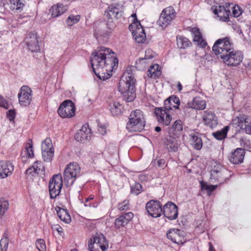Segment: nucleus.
<instances>
[{
  "label": "nucleus",
  "mask_w": 251,
  "mask_h": 251,
  "mask_svg": "<svg viewBox=\"0 0 251 251\" xmlns=\"http://www.w3.org/2000/svg\"><path fill=\"white\" fill-rule=\"evenodd\" d=\"M91 62L95 74L103 80L109 78L112 71L117 69L118 65L116 53L104 47L98 48L92 52Z\"/></svg>",
  "instance_id": "obj_1"
},
{
  "label": "nucleus",
  "mask_w": 251,
  "mask_h": 251,
  "mask_svg": "<svg viewBox=\"0 0 251 251\" xmlns=\"http://www.w3.org/2000/svg\"><path fill=\"white\" fill-rule=\"evenodd\" d=\"M145 126V119L143 112L140 109L132 111L126 123V130L129 132H141Z\"/></svg>",
  "instance_id": "obj_2"
},
{
  "label": "nucleus",
  "mask_w": 251,
  "mask_h": 251,
  "mask_svg": "<svg viewBox=\"0 0 251 251\" xmlns=\"http://www.w3.org/2000/svg\"><path fill=\"white\" fill-rule=\"evenodd\" d=\"M128 21L131 22L128 29L131 32L135 41L138 43H144L146 39V35L140 22L137 20L136 13L132 14L129 17Z\"/></svg>",
  "instance_id": "obj_3"
},
{
  "label": "nucleus",
  "mask_w": 251,
  "mask_h": 251,
  "mask_svg": "<svg viewBox=\"0 0 251 251\" xmlns=\"http://www.w3.org/2000/svg\"><path fill=\"white\" fill-rule=\"evenodd\" d=\"M80 176V167L76 162L70 163L65 168L63 173L65 184L68 187L72 186L76 178Z\"/></svg>",
  "instance_id": "obj_4"
},
{
  "label": "nucleus",
  "mask_w": 251,
  "mask_h": 251,
  "mask_svg": "<svg viewBox=\"0 0 251 251\" xmlns=\"http://www.w3.org/2000/svg\"><path fill=\"white\" fill-rule=\"evenodd\" d=\"M232 49L233 44L228 37L218 39L212 48L213 51L219 58H221Z\"/></svg>",
  "instance_id": "obj_5"
},
{
  "label": "nucleus",
  "mask_w": 251,
  "mask_h": 251,
  "mask_svg": "<svg viewBox=\"0 0 251 251\" xmlns=\"http://www.w3.org/2000/svg\"><path fill=\"white\" fill-rule=\"evenodd\" d=\"M88 249L90 251H105L108 244L102 234L96 233L88 242Z\"/></svg>",
  "instance_id": "obj_6"
},
{
  "label": "nucleus",
  "mask_w": 251,
  "mask_h": 251,
  "mask_svg": "<svg viewBox=\"0 0 251 251\" xmlns=\"http://www.w3.org/2000/svg\"><path fill=\"white\" fill-rule=\"evenodd\" d=\"M114 27L115 24L113 22L109 21L97 27L95 29L94 35L99 41H106Z\"/></svg>",
  "instance_id": "obj_7"
},
{
  "label": "nucleus",
  "mask_w": 251,
  "mask_h": 251,
  "mask_svg": "<svg viewBox=\"0 0 251 251\" xmlns=\"http://www.w3.org/2000/svg\"><path fill=\"white\" fill-rule=\"evenodd\" d=\"M63 186V179L60 174L54 175L49 182V192L51 199H54L59 196Z\"/></svg>",
  "instance_id": "obj_8"
},
{
  "label": "nucleus",
  "mask_w": 251,
  "mask_h": 251,
  "mask_svg": "<svg viewBox=\"0 0 251 251\" xmlns=\"http://www.w3.org/2000/svg\"><path fill=\"white\" fill-rule=\"evenodd\" d=\"M221 58L228 66H237L242 61L243 54L241 51H235L232 49Z\"/></svg>",
  "instance_id": "obj_9"
},
{
  "label": "nucleus",
  "mask_w": 251,
  "mask_h": 251,
  "mask_svg": "<svg viewBox=\"0 0 251 251\" xmlns=\"http://www.w3.org/2000/svg\"><path fill=\"white\" fill-rule=\"evenodd\" d=\"M75 107L71 100L64 101L59 106L57 112L60 117L63 118H71L75 114Z\"/></svg>",
  "instance_id": "obj_10"
},
{
  "label": "nucleus",
  "mask_w": 251,
  "mask_h": 251,
  "mask_svg": "<svg viewBox=\"0 0 251 251\" xmlns=\"http://www.w3.org/2000/svg\"><path fill=\"white\" fill-rule=\"evenodd\" d=\"M176 17V12L172 6L163 9L157 21L158 25L162 27H166Z\"/></svg>",
  "instance_id": "obj_11"
},
{
  "label": "nucleus",
  "mask_w": 251,
  "mask_h": 251,
  "mask_svg": "<svg viewBox=\"0 0 251 251\" xmlns=\"http://www.w3.org/2000/svg\"><path fill=\"white\" fill-rule=\"evenodd\" d=\"M166 234L167 238L175 243L183 244L186 242V239H185V232L179 229H170Z\"/></svg>",
  "instance_id": "obj_12"
},
{
  "label": "nucleus",
  "mask_w": 251,
  "mask_h": 251,
  "mask_svg": "<svg viewBox=\"0 0 251 251\" xmlns=\"http://www.w3.org/2000/svg\"><path fill=\"white\" fill-rule=\"evenodd\" d=\"M146 209L148 214L154 218L160 217L162 213V204L157 200H152L148 201Z\"/></svg>",
  "instance_id": "obj_13"
},
{
  "label": "nucleus",
  "mask_w": 251,
  "mask_h": 251,
  "mask_svg": "<svg viewBox=\"0 0 251 251\" xmlns=\"http://www.w3.org/2000/svg\"><path fill=\"white\" fill-rule=\"evenodd\" d=\"M154 114L156 117L158 122L162 125L167 126L169 125L172 121V116L168 113V111L163 107H156L154 109Z\"/></svg>",
  "instance_id": "obj_14"
},
{
  "label": "nucleus",
  "mask_w": 251,
  "mask_h": 251,
  "mask_svg": "<svg viewBox=\"0 0 251 251\" xmlns=\"http://www.w3.org/2000/svg\"><path fill=\"white\" fill-rule=\"evenodd\" d=\"M32 90L26 85L21 88L20 92L18 94V98L20 104L24 106L30 104L32 100Z\"/></svg>",
  "instance_id": "obj_15"
},
{
  "label": "nucleus",
  "mask_w": 251,
  "mask_h": 251,
  "mask_svg": "<svg viewBox=\"0 0 251 251\" xmlns=\"http://www.w3.org/2000/svg\"><path fill=\"white\" fill-rule=\"evenodd\" d=\"M162 213L169 220H175L178 216V207L175 203L168 201L163 206Z\"/></svg>",
  "instance_id": "obj_16"
},
{
  "label": "nucleus",
  "mask_w": 251,
  "mask_h": 251,
  "mask_svg": "<svg viewBox=\"0 0 251 251\" xmlns=\"http://www.w3.org/2000/svg\"><path fill=\"white\" fill-rule=\"evenodd\" d=\"M25 42L28 49L31 52H38L40 50L38 37L35 32H30L28 33Z\"/></svg>",
  "instance_id": "obj_17"
},
{
  "label": "nucleus",
  "mask_w": 251,
  "mask_h": 251,
  "mask_svg": "<svg viewBox=\"0 0 251 251\" xmlns=\"http://www.w3.org/2000/svg\"><path fill=\"white\" fill-rule=\"evenodd\" d=\"M227 171L220 165L214 166L211 171V179H215L222 182L226 178V174Z\"/></svg>",
  "instance_id": "obj_18"
},
{
  "label": "nucleus",
  "mask_w": 251,
  "mask_h": 251,
  "mask_svg": "<svg viewBox=\"0 0 251 251\" xmlns=\"http://www.w3.org/2000/svg\"><path fill=\"white\" fill-rule=\"evenodd\" d=\"M136 79L131 75L128 76V79L126 80V102L133 101L136 97L135 83Z\"/></svg>",
  "instance_id": "obj_19"
},
{
  "label": "nucleus",
  "mask_w": 251,
  "mask_h": 251,
  "mask_svg": "<svg viewBox=\"0 0 251 251\" xmlns=\"http://www.w3.org/2000/svg\"><path fill=\"white\" fill-rule=\"evenodd\" d=\"M246 151L242 148H237L229 154V161L233 164H239L243 163Z\"/></svg>",
  "instance_id": "obj_20"
},
{
  "label": "nucleus",
  "mask_w": 251,
  "mask_h": 251,
  "mask_svg": "<svg viewBox=\"0 0 251 251\" xmlns=\"http://www.w3.org/2000/svg\"><path fill=\"white\" fill-rule=\"evenodd\" d=\"M124 8L119 5H111L109 6L105 12L104 16L108 19H118L120 18L123 13Z\"/></svg>",
  "instance_id": "obj_21"
},
{
  "label": "nucleus",
  "mask_w": 251,
  "mask_h": 251,
  "mask_svg": "<svg viewBox=\"0 0 251 251\" xmlns=\"http://www.w3.org/2000/svg\"><path fill=\"white\" fill-rule=\"evenodd\" d=\"M14 170V165L10 161H0V178L6 177Z\"/></svg>",
  "instance_id": "obj_22"
},
{
  "label": "nucleus",
  "mask_w": 251,
  "mask_h": 251,
  "mask_svg": "<svg viewBox=\"0 0 251 251\" xmlns=\"http://www.w3.org/2000/svg\"><path fill=\"white\" fill-rule=\"evenodd\" d=\"M91 129L88 125H83L75 135V138L78 142H85L90 137Z\"/></svg>",
  "instance_id": "obj_23"
},
{
  "label": "nucleus",
  "mask_w": 251,
  "mask_h": 251,
  "mask_svg": "<svg viewBox=\"0 0 251 251\" xmlns=\"http://www.w3.org/2000/svg\"><path fill=\"white\" fill-rule=\"evenodd\" d=\"M215 15H217L220 20L223 21H227L229 20L230 9L228 7H225L223 6L219 5L216 6L213 10Z\"/></svg>",
  "instance_id": "obj_24"
},
{
  "label": "nucleus",
  "mask_w": 251,
  "mask_h": 251,
  "mask_svg": "<svg viewBox=\"0 0 251 251\" xmlns=\"http://www.w3.org/2000/svg\"><path fill=\"white\" fill-rule=\"evenodd\" d=\"M164 144L165 148L170 152L176 151L179 146L177 140L172 136H167L164 140Z\"/></svg>",
  "instance_id": "obj_25"
},
{
  "label": "nucleus",
  "mask_w": 251,
  "mask_h": 251,
  "mask_svg": "<svg viewBox=\"0 0 251 251\" xmlns=\"http://www.w3.org/2000/svg\"><path fill=\"white\" fill-rule=\"evenodd\" d=\"M180 105V100L178 97L172 95L164 101V106L163 107L167 111L172 110L173 108L178 109Z\"/></svg>",
  "instance_id": "obj_26"
},
{
  "label": "nucleus",
  "mask_w": 251,
  "mask_h": 251,
  "mask_svg": "<svg viewBox=\"0 0 251 251\" xmlns=\"http://www.w3.org/2000/svg\"><path fill=\"white\" fill-rule=\"evenodd\" d=\"M202 119L206 125L213 128L217 125L215 114L211 111H204Z\"/></svg>",
  "instance_id": "obj_27"
},
{
  "label": "nucleus",
  "mask_w": 251,
  "mask_h": 251,
  "mask_svg": "<svg viewBox=\"0 0 251 251\" xmlns=\"http://www.w3.org/2000/svg\"><path fill=\"white\" fill-rule=\"evenodd\" d=\"M187 105L189 107L198 110H202L205 108L206 102L199 97H195L191 102H188Z\"/></svg>",
  "instance_id": "obj_28"
},
{
  "label": "nucleus",
  "mask_w": 251,
  "mask_h": 251,
  "mask_svg": "<svg viewBox=\"0 0 251 251\" xmlns=\"http://www.w3.org/2000/svg\"><path fill=\"white\" fill-rule=\"evenodd\" d=\"M148 51L149 52L150 50H148ZM147 53V51H146L145 57L144 58H140L137 61H136V67L138 70H144L145 69L147 64L149 63L150 59L153 57V55L152 54L148 55Z\"/></svg>",
  "instance_id": "obj_29"
},
{
  "label": "nucleus",
  "mask_w": 251,
  "mask_h": 251,
  "mask_svg": "<svg viewBox=\"0 0 251 251\" xmlns=\"http://www.w3.org/2000/svg\"><path fill=\"white\" fill-rule=\"evenodd\" d=\"M110 111L113 116H119L125 110L124 105L118 101H114L109 105Z\"/></svg>",
  "instance_id": "obj_30"
},
{
  "label": "nucleus",
  "mask_w": 251,
  "mask_h": 251,
  "mask_svg": "<svg viewBox=\"0 0 251 251\" xmlns=\"http://www.w3.org/2000/svg\"><path fill=\"white\" fill-rule=\"evenodd\" d=\"M190 140L193 147L196 150H200L202 147L203 143L198 133L190 134Z\"/></svg>",
  "instance_id": "obj_31"
},
{
  "label": "nucleus",
  "mask_w": 251,
  "mask_h": 251,
  "mask_svg": "<svg viewBox=\"0 0 251 251\" xmlns=\"http://www.w3.org/2000/svg\"><path fill=\"white\" fill-rule=\"evenodd\" d=\"M182 129V122L181 120H178L175 122L172 127L169 129V133H172L174 136L178 137Z\"/></svg>",
  "instance_id": "obj_32"
},
{
  "label": "nucleus",
  "mask_w": 251,
  "mask_h": 251,
  "mask_svg": "<svg viewBox=\"0 0 251 251\" xmlns=\"http://www.w3.org/2000/svg\"><path fill=\"white\" fill-rule=\"evenodd\" d=\"M161 75L160 68L158 64L151 66L147 72V75L149 77L156 79Z\"/></svg>",
  "instance_id": "obj_33"
},
{
  "label": "nucleus",
  "mask_w": 251,
  "mask_h": 251,
  "mask_svg": "<svg viewBox=\"0 0 251 251\" xmlns=\"http://www.w3.org/2000/svg\"><path fill=\"white\" fill-rule=\"evenodd\" d=\"M66 10V7L63 6L62 4L59 3L52 6L50 9L52 17H58L64 13Z\"/></svg>",
  "instance_id": "obj_34"
},
{
  "label": "nucleus",
  "mask_w": 251,
  "mask_h": 251,
  "mask_svg": "<svg viewBox=\"0 0 251 251\" xmlns=\"http://www.w3.org/2000/svg\"><path fill=\"white\" fill-rule=\"evenodd\" d=\"M250 119L245 115H240L233 120V123L237 125L241 129H243Z\"/></svg>",
  "instance_id": "obj_35"
},
{
  "label": "nucleus",
  "mask_w": 251,
  "mask_h": 251,
  "mask_svg": "<svg viewBox=\"0 0 251 251\" xmlns=\"http://www.w3.org/2000/svg\"><path fill=\"white\" fill-rule=\"evenodd\" d=\"M58 210H56L57 214L59 219L65 223H69L71 221V217L67 211L63 208L58 207Z\"/></svg>",
  "instance_id": "obj_36"
},
{
  "label": "nucleus",
  "mask_w": 251,
  "mask_h": 251,
  "mask_svg": "<svg viewBox=\"0 0 251 251\" xmlns=\"http://www.w3.org/2000/svg\"><path fill=\"white\" fill-rule=\"evenodd\" d=\"M193 30H195L193 41L198 45H200L201 47L204 48L206 46V43L203 40L199 30L196 28H193Z\"/></svg>",
  "instance_id": "obj_37"
},
{
  "label": "nucleus",
  "mask_w": 251,
  "mask_h": 251,
  "mask_svg": "<svg viewBox=\"0 0 251 251\" xmlns=\"http://www.w3.org/2000/svg\"><path fill=\"white\" fill-rule=\"evenodd\" d=\"M228 130L229 126H226L222 130L213 132L212 135L217 140H222L226 137L227 133Z\"/></svg>",
  "instance_id": "obj_38"
},
{
  "label": "nucleus",
  "mask_w": 251,
  "mask_h": 251,
  "mask_svg": "<svg viewBox=\"0 0 251 251\" xmlns=\"http://www.w3.org/2000/svg\"><path fill=\"white\" fill-rule=\"evenodd\" d=\"M228 8L230 9L229 15L234 17H238L242 14V10L238 5H234L233 3H228Z\"/></svg>",
  "instance_id": "obj_39"
},
{
  "label": "nucleus",
  "mask_w": 251,
  "mask_h": 251,
  "mask_svg": "<svg viewBox=\"0 0 251 251\" xmlns=\"http://www.w3.org/2000/svg\"><path fill=\"white\" fill-rule=\"evenodd\" d=\"M126 213H123L122 215L117 218L115 221V226L117 229L120 230L125 226Z\"/></svg>",
  "instance_id": "obj_40"
},
{
  "label": "nucleus",
  "mask_w": 251,
  "mask_h": 251,
  "mask_svg": "<svg viewBox=\"0 0 251 251\" xmlns=\"http://www.w3.org/2000/svg\"><path fill=\"white\" fill-rule=\"evenodd\" d=\"M176 41L177 46L180 49H185L191 44L187 38L181 36L177 37Z\"/></svg>",
  "instance_id": "obj_41"
},
{
  "label": "nucleus",
  "mask_w": 251,
  "mask_h": 251,
  "mask_svg": "<svg viewBox=\"0 0 251 251\" xmlns=\"http://www.w3.org/2000/svg\"><path fill=\"white\" fill-rule=\"evenodd\" d=\"M42 150V157L44 160L46 162H50L54 155V151Z\"/></svg>",
  "instance_id": "obj_42"
},
{
  "label": "nucleus",
  "mask_w": 251,
  "mask_h": 251,
  "mask_svg": "<svg viewBox=\"0 0 251 251\" xmlns=\"http://www.w3.org/2000/svg\"><path fill=\"white\" fill-rule=\"evenodd\" d=\"M8 246V234L5 232L0 241V251H6Z\"/></svg>",
  "instance_id": "obj_43"
},
{
  "label": "nucleus",
  "mask_w": 251,
  "mask_h": 251,
  "mask_svg": "<svg viewBox=\"0 0 251 251\" xmlns=\"http://www.w3.org/2000/svg\"><path fill=\"white\" fill-rule=\"evenodd\" d=\"M10 2L11 5V8L13 10H21L25 5L21 0H10Z\"/></svg>",
  "instance_id": "obj_44"
},
{
  "label": "nucleus",
  "mask_w": 251,
  "mask_h": 251,
  "mask_svg": "<svg viewBox=\"0 0 251 251\" xmlns=\"http://www.w3.org/2000/svg\"><path fill=\"white\" fill-rule=\"evenodd\" d=\"M9 206L8 201L3 198L0 199V214L3 215L8 209Z\"/></svg>",
  "instance_id": "obj_45"
},
{
  "label": "nucleus",
  "mask_w": 251,
  "mask_h": 251,
  "mask_svg": "<svg viewBox=\"0 0 251 251\" xmlns=\"http://www.w3.org/2000/svg\"><path fill=\"white\" fill-rule=\"evenodd\" d=\"M143 191L142 186L138 182H135L131 186V192L136 195H138Z\"/></svg>",
  "instance_id": "obj_46"
},
{
  "label": "nucleus",
  "mask_w": 251,
  "mask_h": 251,
  "mask_svg": "<svg viewBox=\"0 0 251 251\" xmlns=\"http://www.w3.org/2000/svg\"><path fill=\"white\" fill-rule=\"evenodd\" d=\"M80 16L78 15L75 16L73 15H70L66 20L67 24L70 26H72L78 22L80 20Z\"/></svg>",
  "instance_id": "obj_47"
},
{
  "label": "nucleus",
  "mask_w": 251,
  "mask_h": 251,
  "mask_svg": "<svg viewBox=\"0 0 251 251\" xmlns=\"http://www.w3.org/2000/svg\"><path fill=\"white\" fill-rule=\"evenodd\" d=\"M42 150L54 151L51 141L50 139H46L42 143Z\"/></svg>",
  "instance_id": "obj_48"
},
{
  "label": "nucleus",
  "mask_w": 251,
  "mask_h": 251,
  "mask_svg": "<svg viewBox=\"0 0 251 251\" xmlns=\"http://www.w3.org/2000/svg\"><path fill=\"white\" fill-rule=\"evenodd\" d=\"M118 89L121 94L124 95L126 93V81L124 79V75L119 80Z\"/></svg>",
  "instance_id": "obj_49"
},
{
  "label": "nucleus",
  "mask_w": 251,
  "mask_h": 251,
  "mask_svg": "<svg viewBox=\"0 0 251 251\" xmlns=\"http://www.w3.org/2000/svg\"><path fill=\"white\" fill-rule=\"evenodd\" d=\"M34 167H37L36 174L44 175L45 172V167L42 165L41 161H36L34 163Z\"/></svg>",
  "instance_id": "obj_50"
},
{
  "label": "nucleus",
  "mask_w": 251,
  "mask_h": 251,
  "mask_svg": "<svg viewBox=\"0 0 251 251\" xmlns=\"http://www.w3.org/2000/svg\"><path fill=\"white\" fill-rule=\"evenodd\" d=\"M36 247L39 251H46L45 242L43 239H39L37 240Z\"/></svg>",
  "instance_id": "obj_51"
},
{
  "label": "nucleus",
  "mask_w": 251,
  "mask_h": 251,
  "mask_svg": "<svg viewBox=\"0 0 251 251\" xmlns=\"http://www.w3.org/2000/svg\"><path fill=\"white\" fill-rule=\"evenodd\" d=\"M24 153L27 155L28 158H32L34 156L32 145L28 144V146L26 147L25 150L24 151Z\"/></svg>",
  "instance_id": "obj_52"
},
{
  "label": "nucleus",
  "mask_w": 251,
  "mask_h": 251,
  "mask_svg": "<svg viewBox=\"0 0 251 251\" xmlns=\"http://www.w3.org/2000/svg\"><path fill=\"white\" fill-rule=\"evenodd\" d=\"M7 116L10 121H14L15 117V112L14 110H9L7 112Z\"/></svg>",
  "instance_id": "obj_53"
},
{
  "label": "nucleus",
  "mask_w": 251,
  "mask_h": 251,
  "mask_svg": "<svg viewBox=\"0 0 251 251\" xmlns=\"http://www.w3.org/2000/svg\"><path fill=\"white\" fill-rule=\"evenodd\" d=\"M245 132L251 134V121L249 120L248 123L244 126V128Z\"/></svg>",
  "instance_id": "obj_54"
},
{
  "label": "nucleus",
  "mask_w": 251,
  "mask_h": 251,
  "mask_svg": "<svg viewBox=\"0 0 251 251\" xmlns=\"http://www.w3.org/2000/svg\"><path fill=\"white\" fill-rule=\"evenodd\" d=\"M37 167H34V164L30 167L28 168L25 172L27 175L32 174V173H36Z\"/></svg>",
  "instance_id": "obj_55"
},
{
  "label": "nucleus",
  "mask_w": 251,
  "mask_h": 251,
  "mask_svg": "<svg viewBox=\"0 0 251 251\" xmlns=\"http://www.w3.org/2000/svg\"><path fill=\"white\" fill-rule=\"evenodd\" d=\"M98 130L101 135H104L106 133V126L104 125H99Z\"/></svg>",
  "instance_id": "obj_56"
},
{
  "label": "nucleus",
  "mask_w": 251,
  "mask_h": 251,
  "mask_svg": "<svg viewBox=\"0 0 251 251\" xmlns=\"http://www.w3.org/2000/svg\"><path fill=\"white\" fill-rule=\"evenodd\" d=\"M94 199V197L92 196H90L89 197L86 199L84 203L85 206H90V207H95L96 206L91 203H87L88 201H89L90 200H93Z\"/></svg>",
  "instance_id": "obj_57"
},
{
  "label": "nucleus",
  "mask_w": 251,
  "mask_h": 251,
  "mask_svg": "<svg viewBox=\"0 0 251 251\" xmlns=\"http://www.w3.org/2000/svg\"><path fill=\"white\" fill-rule=\"evenodd\" d=\"M51 228L53 230H56L59 233H60L63 231V228L58 225L52 226Z\"/></svg>",
  "instance_id": "obj_58"
},
{
  "label": "nucleus",
  "mask_w": 251,
  "mask_h": 251,
  "mask_svg": "<svg viewBox=\"0 0 251 251\" xmlns=\"http://www.w3.org/2000/svg\"><path fill=\"white\" fill-rule=\"evenodd\" d=\"M216 187L217 185H209L207 191L208 193H211L212 192L215 190Z\"/></svg>",
  "instance_id": "obj_59"
},
{
  "label": "nucleus",
  "mask_w": 251,
  "mask_h": 251,
  "mask_svg": "<svg viewBox=\"0 0 251 251\" xmlns=\"http://www.w3.org/2000/svg\"><path fill=\"white\" fill-rule=\"evenodd\" d=\"M134 216V214L132 212L126 213V221H130Z\"/></svg>",
  "instance_id": "obj_60"
},
{
  "label": "nucleus",
  "mask_w": 251,
  "mask_h": 251,
  "mask_svg": "<svg viewBox=\"0 0 251 251\" xmlns=\"http://www.w3.org/2000/svg\"><path fill=\"white\" fill-rule=\"evenodd\" d=\"M201 188L202 190H207L208 187V186L209 185L206 182H201Z\"/></svg>",
  "instance_id": "obj_61"
},
{
  "label": "nucleus",
  "mask_w": 251,
  "mask_h": 251,
  "mask_svg": "<svg viewBox=\"0 0 251 251\" xmlns=\"http://www.w3.org/2000/svg\"><path fill=\"white\" fill-rule=\"evenodd\" d=\"M165 164V161L163 159H160L157 161V165L159 167H162Z\"/></svg>",
  "instance_id": "obj_62"
},
{
  "label": "nucleus",
  "mask_w": 251,
  "mask_h": 251,
  "mask_svg": "<svg viewBox=\"0 0 251 251\" xmlns=\"http://www.w3.org/2000/svg\"><path fill=\"white\" fill-rule=\"evenodd\" d=\"M126 208V204H120L119 205V209L120 211L124 210Z\"/></svg>",
  "instance_id": "obj_63"
},
{
  "label": "nucleus",
  "mask_w": 251,
  "mask_h": 251,
  "mask_svg": "<svg viewBox=\"0 0 251 251\" xmlns=\"http://www.w3.org/2000/svg\"><path fill=\"white\" fill-rule=\"evenodd\" d=\"M177 88L178 91L180 92L182 90V85L180 82H178L177 85Z\"/></svg>",
  "instance_id": "obj_64"
}]
</instances>
